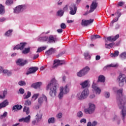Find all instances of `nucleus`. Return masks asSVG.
Here are the masks:
<instances>
[{"mask_svg":"<svg viewBox=\"0 0 126 126\" xmlns=\"http://www.w3.org/2000/svg\"><path fill=\"white\" fill-rule=\"evenodd\" d=\"M58 87L57 82L55 79H53L50 83H49L47 87H46V90L47 91L50 90L49 92V95L51 97H55L57 93V89Z\"/></svg>","mask_w":126,"mask_h":126,"instance_id":"f257e3e1","label":"nucleus"},{"mask_svg":"<svg viewBox=\"0 0 126 126\" xmlns=\"http://www.w3.org/2000/svg\"><path fill=\"white\" fill-rule=\"evenodd\" d=\"M125 100L123 99H119L118 102V106H119V108L122 109L121 114L122 116V120H124V119H125V117L126 115V108L124 107V105H125Z\"/></svg>","mask_w":126,"mask_h":126,"instance_id":"f03ea898","label":"nucleus"},{"mask_svg":"<svg viewBox=\"0 0 126 126\" xmlns=\"http://www.w3.org/2000/svg\"><path fill=\"white\" fill-rule=\"evenodd\" d=\"M89 96V90L85 89L80 94H77V98L79 100H82L86 99Z\"/></svg>","mask_w":126,"mask_h":126,"instance_id":"7ed1b4c3","label":"nucleus"},{"mask_svg":"<svg viewBox=\"0 0 126 126\" xmlns=\"http://www.w3.org/2000/svg\"><path fill=\"white\" fill-rule=\"evenodd\" d=\"M89 67L86 66V67H85V68L80 70V71L77 72V76L80 77H83L84 76L86 75L88 73V72H89Z\"/></svg>","mask_w":126,"mask_h":126,"instance_id":"20e7f679","label":"nucleus"},{"mask_svg":"<svg viewBox=\"0 0 126 126\" xmlns=\"http://www.w3.org/2000/svg\"><path fill=\"white\" fill-rule=\"evenodd\" d=\"M118 83H119L120 87H123L124 85V82L126 83V77L125 75L123 74H120L119 76L117 78Z\"/></svg>","mask_w":126,"mask_h":126,"instance_id":"39448f33","label":"nucleus"},{"mask_svg":"<svg viewBox=\"0 0 126 126\" xmlns=\"http://www.w3.org/2000/svg\"><path fill=\"white\" fill-rule=\"evenodd\" d=\"M95 109V106L92 103H90L89 108L86 109L85 111L86 114H91L94 112V110Z\"/></svg>","mask_w":126,"mask_h":126,"instance_id":"423d86ee","label":"nucleus"},{"mask_svg":"<svg viewBox=\"0 0 126 126\" xmlns=\"http://www.w3.org/2000/svg\"><path fill=\"white\" fill-rule=\"evenodd\" d=\"M70 12L69 13L71 15H74L77 11V7L75 4H71L69 6Z\"/></svg>","mask_w":126,"mask_h":126,"instance_id":"0eeeda50","label":"nucleus"},{"mask_svg":"<svg viewBox=\"0 0 126 126\" xmlns=\"http://www.w3.org/2000/svg\"><path fill=\"white\" fill-rule=\"evenodd\" d=\"M16 63L19 66H23L28 63V61L24 60L23 59H18L16 62Z\"/></svg>","mask_w":126,"mask_h":126,"instance_id":"6e6552de","label":"nucleus"},{"mask_svg":"<svg viewBox=\"0 0 126 126\" xmlns=\"http://www.w3.org/2000/svg\"><path fill=\"white\" fill-rule=\"evenodd\" d=\"M65 62L64 60L60 61L59 60H54V66H53V68H57L59 65H61L64 64Z\"/></svg>","mask_w":126,"mask_h":126,"instance_id":"1a4fd4ad","label":"nucleus"},{"mask_svg":"<svg viewBox=\"0 0 126 126\" xmlns=\"http://www.w3.org/2000/svg\"><path fill=\"white\" fill-rule=\"evenodd\" d=\"M98 6V2L96 1H93L91 4L90 12H93L94 9H96Z\"/></svg>","mask_w":126,"mask_h":126,"instance_id":"9d476101","label":"nucleus"},{"mask_svg":"<svg viewBox=\"0 0 126 126\" xmlns=\"http://www.w3.org/2000/svg\"><path fill=\"white\" fill-rule=\"evenodd\" d=\"M94 21V19H90V20H82L81 22V25L82 26H88L89 24H91V23H93Z\"/></svg>","mask_w":126,"mask_h":126,"instance_id":"9b49d317","label":"nucleus"},{"mask_svg":"<svg viewBox=\"0 0 126 126\" xmlns=\"http://www.w3.org/2000/svg\"><path fill=\"white\" fill-rule=\"evenodd\" d=\"M38 70V68L37 67H32L29 68V71L27 72L26 74L27 75H29V74H32V73H34L37 71V70Z\"/></svg>","mask_w":126,"mask_h":126,"instance_id":"f8f14e48","label":"nucleus"},{"mask_svg":"<svg viewBox=\"0 0 126 126\" xmlns=\"http://www.w3.org/2000/svg\"><path fill=\"white\" fill-rule=\"evenodd\" d=\"M22 50V53L24 55H26L28 54L30 52V48H13V50Z\"/></svg>","mask_w":126,"mask_h":126,"instance_id":"ddd939ff","label":"nucleus"},{"mask_svg":"<svg viewBox=\"0 0 126 126\" xmlns=\"http://www.w3.org/2000/svg\"><path fill=\"white\" fill-rule=\"evenodd\" d=\"M57 52V49L55 48H50L48 49V51H46L45 52V54L48 56H50L53 54H55Z\"/></svg>","mask_w":126,"mask_h":126,"instance_id":"4468645a","label":"nucleus"},{"mask_svg":"<svg viewBox=\"0 0 126 126\" xmlns=\"http://www.w3.org/2000/svg\"><path fill=\"white\" fill-rule=\"evenodd\" d=\"M92 89H94V91L95 92V94H100L101 90L99 88H98L96 86V85L93 83V85H92Z\"/></svg>","mask_w":126,"mask_h":126,"instance_id":"2eb2a0df","label":"nucleus"},{"mask_svg":"<svg viewBox=\"0 0 126 126\" xmlns=\"http://www.w3.org/2000/svg\"><path fill=\"white\" fill-rule=\"evenodd\" d=\"M120 37V35L117 34L114 37L112 36H109L107 37V41H109V42H115L117 39H119V37Z\"/></svg>","mask_w":126,"mask_h":126,"instance_id":"dca6fc26","label":"nucleus"},{"mask_svg":"<svg viewBox=\"0 0 126 126\" xmlns=\"http://www.w3.org/2000/svg\"><path fill=\"white\" fill-rule=\"evenodd\" d=\"M58 40V38L56 36L50 35L48 38V43H56V41Z\"/></svg>","mask_w":126,"mask_h":126,"instance_id":"f3484780","label":"nucleus"},{"mask_svg":"<svg viewBox=\"0 0 126 126\" xmlns=\"http://www.w3.org/2000/svg\"><path fill=\"white\" fill-rule=\"evenodd\" d=\"M43 100H44L45 102L47 101V97L45 96V95L42 94V97H39V98L38 99V103L39 105H41V104L43 103Z\"/></svg>","mask_w":126,"mask_h":126,"instance_id":"a211bd4d","label":"nucleus"},{"mask_svg":"<svg viewBox=\"0 0 126 126\" xmlns=\"http://www.w3.org/2000/svg\"><path fill=\"white\" fill-rule=\"evenodd\" d=\"M23 8V6L22 5L17 6L14 9V13H19V12H21V10H22Z\"/></svg>","mask_w":126,"mask_h":126,"instance_id":"6ab92c4d","label":"nucleus"},{"mask_svg":"<svg viewBox=\"0 0 126 126\" xmlns=\"http://www.w3.org/2000/svg\"><path fill=\"white\" fill-rule=\"evenodd\" d=\"M9 102L7 99H5L2 102L0 103V109L6 107L7 105H8Z\"/></svg>","mask_w":126,"mask_h":126,"instance_id":"aec40b11","label":"nucleus"},{"mask_svg":"<svg viewBox=\"0 0 126 126\" xmlns=\"http://www.w3.org/2000/svg\"><path fill=\"white\" fill-rule=\"evenodd\" d=\"M41 85H42V82H36L32 84L31 87L36 89L39 88Z\"/></svg>","mask_w":126,"mask_h":126,"instance_id":"412c9836","label":"nucleus"},{"mask_svg":"<svg viewBox=\"0 0 126 126\" xmlns=\"http://www.w3.org/2000/svg\"><path fill=\"white\" fill-rule=\"evenodd\" d=\"M23 108V106L21 105L17 104L16 105H14L12 107V110H13L14 112L17 111L18 110H20Z\"/></svg>","mask_w":126,"mask_h":126,"instance_id":"4be33fe9","label":"nucleus"},{"mask_svg":"<svg viewBox=\"0 0 126 126\" xmlns=\"http://www.w3.org/2000/svg\"><path fill=\"white\" fill-rule=\"evenodd\" d=\"M89 85V82L87 80H86L85 81V82H83L80 84V85L81 86V87H82V89L87 88V87H88Z\"/></svg>","mask_w":126,"mask_h":126,"instance_id":"5701e85b","label":"nucleus"},{"mask_svg":"<svg viewBox=\"0 0 126 126\" xmlns=\"http://www.w3.org/2000/svg\"><path fill=\"white\" fill-rule=\"evenodd\" d=\"M27 45V43L26 42H21L20 44H17L16 45L14 48H25Z\"/></svg>","mask_w":126,"mask_h":126,"instance_id":"b1692460","label":"nucleus"},{"mask_svg":"<svg viewBox=\"0 0 126 126\" xmlns=\"http://www.w3.org/2000/svg\"><path fill=\"white\" fill-rule=\"evenodd\" d=\"M5 12V10L4 9V6L2 5V4H0V14L2 15L4 14Z\"/></svg>","mask_w":126,"mask_h":126,"instance_id":"393cba45","label":"nucleus"},{"mask_svg":"<svg viewBox=\"0 0 126 126\" xmlns=\"http://www.w3.org/2000/svg\"><path fill=\"white\" fill-rule=\"evenodd\" d=\"M84 57H85V59L87 61L91 60V56L89 54V52H86L84 53Z\"/></svg>","mask_w":126,"mask_h":126,"instance_id":"a878e982","label":"nucleus"},{"mask_svg":"<svg viewBox=\"0 0 126 126\" xmlns=\"http://www.w3.org/2000/svg\"><path fill=\"white\" fill-rule=\"evenodd\" d=\"M97 82L102 83L105 82V77L103 75H99Z\"/></svg>","mask_w":126,"mask_h":126,"instance_id":"bb28decb","label":"nucleus"},{"mask_svg":"<svg viewBox=\"0 0 126 126\" xmlns=\"http://www.w3.org/2000/svg\"><path fill=\"white\" fill-rule=\"evenodd\" d=\"M119 55V52L118 51H115L114 53H111L110 56L111 58L117 57Z\"/></svg>","mask_w":126,"mask_h":126,"instance_id":"cd10ccee","label":"nucleus"},{"mask_svg":"<svg viewBox=\"0 0 126 126\" xmlns=\"http://www.w3.org/2000/svg\"><path fill=\"white\" fill-rule=\"evenodd\" d=\"M101 38V36L99 35H93L91 37V39L92 41H94V40H96V39H100Z\"/></svg>","mask_w":126,"mask_h":126,"instance_id":"c85d7f7f","label":"nucleus"},{"mask_svg":"<svg viewBox=\"0 0 126 126\" xmlns=\"http://www.w3.org/2000/svg\"><path fill=\"white\" fill-rule=\"evenodd\" d=\"M64 94L63 93V87L60 88V93L59 94V98L62 99L63 98V94Z\"/></svg>","mask_w":126,"mask_h":126,"instance_id":"c756f323","label":"nucleus"},{"mask_svg":"<svg viewBox=\"0 0 126 126\" xmlns=\"http://www.w3.org/2000/svg\"><path fill=\"white\" fill-rule=\"evenodd\" d=\"M120 58L125 60L126 59V52H122V54H120Z\"/></svg>","mask_w":126,"mask_h":126,"instance_id":"7c9ffc66","label":"nucleus"},{"mask_svg":"<svg viewBox=\"0 0 126 126\" xmlns=\"http://www.w3.org/2000/svg\"><path fill=\"white\" fill-rule=\"evenodd\" d=\"M42 113H41L40 112H38V113L37 114V115H36V117H37L36 120H37V122H39L40 120H41V119H42Z\"/></svg>","mask_w":126,"mask_h":126,"instance_id":"2f4dec72","label":"nucleus"},{"mask_svg":"<svg viewBox=\"0 0 126 126\" xmlns=\"http://www.w3.org/2000/svg\"><path fill=\"white\" fill-rule=\"evenodd\" d=\"M49 39V37L48 36H43L39 38V41H44V42L47 41Z\"/></svg>","mask_w":126,"mask_h":126,"instance_id":"473e14b6","label":"nucleus"},{"mask_svg":"<svg viewBox=\"0 0 126 126\" xmlns=\"http://www.w3.org/2000/svg\"><path fill=\"white\" fill-rule=\"evenodd\" d=\"M23 120H24V123H29L31 119V116L30 115L28 116V117L25 118H22Z\"/></svg>","mask_w":126,"mask_h":126,"instance_id":"72a5a7b5","label":"nucleus"},{"mask_svg":"<svg viewBox=\"0 0 126 126\" xmlns=\"http://www.w3.org/2000/svg\"><path fill=\"white\" fill-rule=\"evenodd\" d=\"M12 30H9L8 31H7L5 33V36H6L7 37H9V36H11V33H12Z\"/></svg>","mask_w":126,"mask_h":126,"instance_id":"f704fd0d","label":"nucleus"},{"mask_svg":"<svg viewBox=\"0 0 126 126\" xmlns=\"http://www.w3.org/2000/svg\"><path fill=\"white\" fill-rule=\"evenodd\" d=\"M55 122V118L52 117L51 118L48 119V124H54Z\"/></svg>","mask_w":126,"mask_h":126,"instance_id":"c9c22d12","label":"nucleus"},{"mask_svg":"<svg viewBox=\"0 0 126 126\" xmlns=\"http://www.w3.org/2000/svg\"><path fill=\"white\" fill-rule=\"evenodd\" d=\"M13 4V0H7L5 1V4L6 5H11Z\"/></svg>","mask_w":126,"mask_h":126,"instance_id":"e433bc0d","label":"nucleus"},{"mask_svg":"<svg viewBox=\"0 0 126 126\" xmlns=\"http://www.w3.org/2000/svg\"><path fill=\"white\" fill-rule=\"evenodd\" d=\"M63 93H64V94H67L68 93V88L67 85L65 86V88H63Z\"/></svg>","mask_w":126,"mask_h":126,"instance_id":"4c0bfd02","label":"nucleus"},{"mask_svg":"<svg viewBox=\"0 0 126 126\" xmlns=\"http://www.w3.org/2000/svg\"><path fill=\"white\" fill-rule=\"evenodd\" d=\"M64 11L63 10H59L58 12H57V15L58 16H63V13H64Z\"/></svg>","mask_w":126,"mask_h":126,"instance_id":"58836bf2","label":"nucleus"},{"mask_svg":"<svg viewBox=\"0 0 126 126\" xmlns=\"http://www.w3.org/2000/svg\"><path fill=\"white\" fill-rule=\"evenodd\" d=\"M18 85H19L20 86H26V82L24 81H20L19 82H18Z\"/></svg>","mask_w":126,"mask_h":126,"instance_id":"ea45409f","label":"nucleus"},{"mask_svg":"<svg viewBox=\"0 0 126 126\" xmlns=\"http://www.w3.org/2000/svg\"><path fill=\"white\" fill-rule=\"evenodd\" d=\"M23 112H26V114L27 115H29V108L27 107L26 106L24 107L23 108Z\"/></svg>","mask_w":126,"mask_h":126,"instance_id":"a19ab883","label":"nucleus"},{"mask_svg":"<svg viewBox=\"0 0 126 126\" xmlns=\"http://www.w3.org/2000/svg\"><path fill=\"white\" fill-rule=\"evenodd\" d=\"M123 89H120L117 90V95L123 96Z\"/></svg>","mask_w":126,"mask_h":126,"instance_id":"79ce46f5","label":"nucleus"},{"mask_svg":"<svg viewBox=\"0 0 126 126\" xmlns=\"http://www.w3.org/2000/svg\"><path fill=\"white\" fill-rule=\"evenodd\" d=\"M39 95V94H33V96H32V99H34V100H36Z\"/></svg>","mask_w":126,"mask_h":126,"instance_id":"37998d69","label":"nucleus"},{"mask_svg":"<svg viewBox=\"0 0 126 126\" xmlns=\"http://www.w3.org/2000/svg\"><path fill=\"white\" fill-rule=\"evenodd\" d=\"M7 116V112H5L2 115L0 116V119H2Z\"/></svg>","mask_w":126,"mask_h":126,"instance_id":"c03bdc74","label":"nucleus"},{"mask_svg":"<svg viewBox=\"0 0 126 126\" xmlns=\"http://www.w3.org/2000/svg\"><path fill=\"white\" fill-rule=\"evenodd\" d=\"M31 96V92H28L27 94L26 95L25 97H24V99H28Z\"/></svg>","mask_w":126,"mask_h":126,"instance_id":"a18cd8bd","label":"nucleus"},{"mask_svg":"<svg viewBox=\"0 0 126 126\" xmlns=\"http://www.w3.org/2000/svg\"><path fill=\"white\" fill-rule=\"evenodd\" d=\"M77 116L79 118H82L83 116V113L81 111L78 112Z\"/></svg>","mask_w":126,"mask_h":126,"instance_id":"49530a36","label":"nucleus"},{"mask_svg":"<svg viewBox=\"0 0 126 126\" xmlns=\"http://www.w3.org/2000/svg\"><path fill=\"white\" fill-rule=\"evenodd\" d=\"M1 72H3V73L5 74H7L8 76L11 75V72H9L8 70H3Z\"/></svg>","mask_w":126,"mask_h":126,"instance_id":"de8ad7c7","label":"nucleus"},{"mask_svg":"<svg viewBox=\"0 0 126 126\" xmlns=\"http://www.w3.org/2000/svg\"><path fill=\"white\" fill-rule=\"evenodd\" d=\"M46 50L45 48H39L37 49L36 53H40L41 52L43 51V50Z\"/></svg>","mask_w":126,"mask_h":126,"instance_id":"09e8293b","label":"nucleus"},{"mask_svg":"<svg viewBox=\"0 0 126 126\" xmlns=\"http://www.w3.org/2000/svg\"><path fill=\"white\" fill-rule=\"evenodd\" d=\"M61 28H62V29H65L66 28V25H65V24L62 23L61 24Z\"/></svg>","mask_w":126,"mask_h":126,"instance_id":"8fccbe9b","label":"nucleus"},{"mask_svg":"<svg viewBox=\"0 0 126 126\" xmlns=\"http://www.w3.org/2000/svg\"><path fill=\"white\" fill-rule=\"evenodd\" d=\"M31 105V101H30V100H27L25 101V105Z\"/></svg>","mask_w":126,"mask_h":126,"instance_id":"3c124183","label":"nucleus"},{"mask_svg":"<svg viewBox=\"0 0 126 126\" xmlns=\"http://www.w3.org/2000/svg\"><path fill=\"white\" fill-rule=\"evenodd\" d=\"M125 5V2L120 1L118 2V4L117 6H123V5Z\"/></svg>","mask_w":126,"mask_h":126,"instance_id":"603ef678","label":"nucleus"},{"mask_svg":"<svg viewBox=\"0 0 126 126\" xmlns=\"http://www.w3.org/2000/svg\"><path fill=\"white\" fill-rule=\"evenodd\" d=\"M24 92H25L24 89H23L22 88H21L19 89L20 94H24Z\"/></svg>","mask_w":126,"mask_h":126,"instance_id":"864d4df0","label":"nucleus"},{"mask_svg":"<svg viewBox=\"0 0 126 126\" xmlns=\"http://www.w3.org/2000/svg\"><path fill=\"white\" fill-rule=\"evenodd\" d=\"M64 53H65L64 52H61V53H60V54H58V55H56V58H59L61 57L63 55V54H64Z\"/></svg>","mask_w":126,"mask_h":126,"instance_id":"5fc2aeb1","label":"nucleus"},{"mask_svg":"<svg viewBox=\"0 0 126 126\" xmlns=\"http://www.w3.org/2000/svg\"><path fill=\"white\" fill-rule=\"evenodd\" d=\"M117 66V64H111L110 65H108L107 66V67H116Z\"/></svg>","mask_w":126,"mask_h":126,"instance_id":"6e6d98bb","label":"nucleus"},{"mask_svg":"<svg viewBox=\"0 0 126 126\" xmlns=\"http://www.w3.org/2000/svg\"><path fill=\"white\" fill-rule=\"evenodd\" d=\"M105 97L106 98H108L110 97V93L109 92H105Z\"/></svg>","mask_w":126,"mask_h":126,"instance_id":"4d7b16f0","label":"nucleus"},{"mask_svg":"<svg viewBox=\"0 0 126 126\" xmlns=\"http://www.w3.org/2000/svg\"><path fill=\"white\" fill-rule=\"evenodd\" d=\"M58 119H61L62 118V113H60L56 116Z\"/></svg>","mask_w":126,"mask_h":126,"instance_id":"13d9d810","label":"nucleus"},{"mask_svg":"<svg viewBox=\"0 0 126 126\" xmlns=\"http://www.w3.org/2000/svg\"><path fill=\"white\" fill-rule=\"evenodd\" d=\"M7 94V89H5L4 91H3V95H6Z\"/></svg>","mask_w":126,"mask_h":126,"instance_id":"bf43d9fd","label":"nucleus"},{"mask_svg":"<svg viewBox=\"0 0 126 126\" xmlns=\"http://www.w3.org/2000/svg\"><path fill=\"white\" fill-rule=\"evenodd\" d=\"M67 9H68V6L66 5L63 8V10H64V11H67Z\"/></svg>","mask_w":126,"mask_h":126,"instance_id":"052dcab7","label":"nucleus"},{"mask_svg":"<svg viewBox=\"0 0 126 126\" xmlns=\"http://www.w3.org/2000/svg\"><path fill=\"white\" fill-rule=\"evenodd\" d=\"M118 20H119V18H117L115 19V20H113L111 22V24H114V23H115V22H117V21H118Z\"/></svg>","mask_w":126,"mask_h":126,"instance_id":"680f3d73","label":"nucleus"},{"mask_svg":"<svg viewBox=\"0 0 126 126\" xmlns=\"http://www.w3.org/2000/svg\"><path fill=\"white\" fill-rule=\"evenodd\" d=\"M115 45V43L112 42L108 44L109 47H110L111 48H113L114 47V45Z\"/></svg>","mask_w":126,"mask_h":126,"instance_id":"e2e57ef3","label":"nucleus"},{"mask_svg":"<svg viewBox=\"0 0 126 126\" xmlns=\"http://www.w3.org/2000/svg\"><path fill=\"white\" fill-rule=\"evenodd\" d=\"M84 123L85 124L86 123V119H82L80 120V123Z\"/></svg>","mask_w":126,"mask_h":126,"instance_id":"0e129e2a","label":"nucleus"},{"mask_svg":"<svg viewBox=\"0 0 126 126\" xmlns=\"http://www.w3.org/2000/svg\"><path fill=\"white\" fill-rule=\"evenodd\" d=\"M92 126H95L97 125L96 121H94L92 124Z\"/></svg>","mask_w":126,"mask_h":126,"instance_id":"69168bd1","label":"nucleus"},{"mask_svg":"<svg viewBox=\"0 0 126 126\" xmlns=\"http://www.w3.org/2000/svg\"><path fill=\"white\" fill-rule=\"evenodd\" d=\"M57 32L58 33H63V29H60L57 30Z\"/></svg>","mask_w":126,"mask_h":126,"instance_id":"338daca9","label":"nucleus"},{"mask_svg":"<svg viewBox=\"0 0 126 126\" xmlns=\"http://www.w3.org/2000/svg\"><path fill=\"white\" fill-rule=\"evenodd\" d=\"M4 21H5V18H0V22H3Z\"/></svg>","mask_w":126,"mask_h":126,"instance_id":"774afa93","label":"nucleus"}]
</instances>
